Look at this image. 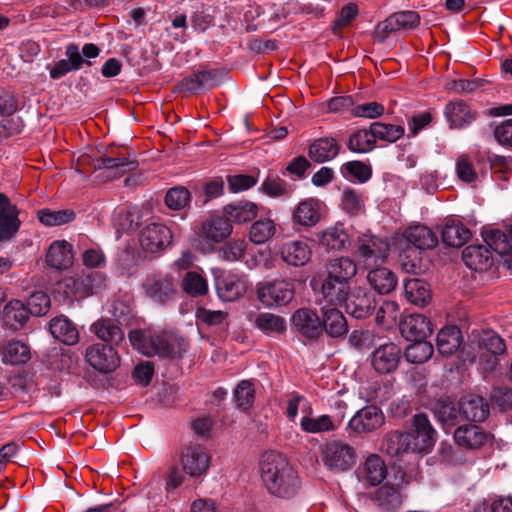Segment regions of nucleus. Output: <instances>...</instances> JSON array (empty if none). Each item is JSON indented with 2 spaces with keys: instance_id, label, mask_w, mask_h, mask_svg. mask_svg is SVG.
<instances>
[{
  "instance_id": "nucleus-1",
  "label": "nucleus",
  "mask_w": 512,
  "mask_h": 512,
  "mask_svg": "<svg viewBox=\"0 0 512 512\" xmlns=\"http://www.w3.org/2000/svg\"><path fill=\"white\" fill-rule=\"evenodd\" d=\"M260 465L262 480L272 496L290 500L299 493L301 483L298 474L284 455L266 453Z\"/></svg>"
},
{
  "instance_id": "nucleus-2",
  "label": "nucleus",
  "mask_w": 512,
  "mask_h": 512,
  "mask_svg": "<svg viewBox=\"0 0 512 512\" xmlns=\"http://www.w3.org/2000/svg\"><path fill=\"white\" fill-rule=\"evenodd\" d=\"M131 345L146 356L157 355L160 358L181 357L188 348V342L173 334H146L141 330L129 333Z\"/></svg>"
},
{
  "instance_id": "nucleus-3",
  "label": "nucleus",
  "mask_w": 512,
  "mask_h": 512,
  "mask_svg": "<svg viewBox=\"0 0 512 512\" xmlns=\"http://www.w3.org/2000/svg\"><path fill=\"white\" fill-rule=\"evenodd\" d=\"M320 460L329 471L341 473L350 470L356 462L352 446L341 440L326 442L320 447Z\"/></svg>"
},
{
  "instance_id": "nucleus-4",
  "label": "nucleus",
  "mask_w": 512,
  "mask_h": 512,
  "mask_svg": "<svg viewBox=\"0 0 512 512\" xmlns=\"http://www.w3.org/2000/svg\"><path fill=\"white\" fill-rule=\"evenodd\" d=\"M389 254V244L375 235L363 234L357 238L354 255L365 268L382 265Z\"/></svg>"
},
{
  "instance_id": "nucleus-5",
  "label": "nucleus",
  "mask_w": 512,
  "mask_h": 512,
  "mask_svg": "<svg viewBox=\"0 0 512 512\" xmlns=\"http://www.w3.org/2000/svg\"><path fill=\"white\" fill-rule=\"evenodd\" d=\"M420 23V16L415 11H399L391 14L375 27L373 36L378 42H384L392 34L416 28Z\"/></svg>"
},
{
  "instance_id": "nucleus-6",
  "label": "nucleus",
  "mask_w": 512,
  "mask_h": 512,
  "mask_svg": "<svg viewBox=\"0 0 512 512\" xmlns=\"http://www.w3.org/2000/svg\"><path fill=\"white\" fill-rule=\"evenodd\" d=\"M183 471L191 478H200L210 467L211 456L200 444L186 446L180 455Z\"/></svg>"
},
{
  "instance_id": "nucleus-7",
  "label": "nucleus",
  "mask_w": 512,
  "mask_h": 512,
  "mask_svg": "<svg viewBox=\"0 0 512 512\" xmlns=\"http://www.w3.org/2000/svg\"><path fill=\"white\" fill-rule=\"evenodd\" d=\"M173 234L171 229L161 223H149L140 232L139 242L143 250L158 253L171 245Z\"/></svg>"
},
{
  "instance_id": "nucleus-8",
  "label": "nucleus",
  "mask_w": 512,
  "mask_h": 512,
  "mask_svg": "<svg viewBox=\"0 0 512 512\" xmlns=\"http://www.w3.org/2000/svg\"><path fill=\"white\" fill-rule=\"evenodd\" d=\"M65 287L77 299L97 293L105 286V277L97 271L76 274L64 280Z\"/></svg>"
},
{
  "instance_id": "nucleus-9",
  "label": "nucleus",
  "mask_w": 512,
  "mask_h": 512,
  "mask_svg": "<svg viewBox=\"0 0 512 512\" xmlns=\"http://www.w3.org/2000/svg\"><path fill=\"white\" fill-rule=\"evenodd\" d=\"M257 295L267 307L284 306L294 298V285L286 280H276L259 287Z\"/></svg>"
},
{
  "instance_id": "nucleus-10",
  "label": "nucleus",
  "mask_w": 512,
  "mask_h": 512,
  "mask_svg": "<svg viewBox=\"0 0 512 512\" xmlns=\"http://www.w3.org/2000/svg\"><path fill=\"white\" fill-rule=\"evenodd\" d=\"M402 350L395 343L388 342L377 347L371 354V365L379 374H391L398 368Z\"/></svg>"
},
{
  "instance_id": "nucleus-11",
  "label": "nucleus",
  "mask_w": 512,
  "mask_h": 512,
  "mask_svg": "<svg viewBox=\"0 0 512 512\" xmlns=\"http://www.w3.org/2000/svg\"><path fill=\"white\" fill-rule=\"evenodd\" d=\"M413 450L416 453H428L436 442L437 433L427 415L419 413L413 416L412 431Z\"/></svg>"
},
{
  "instance_id": "nucleus-12",
  "label": "nucleus",
  "mask_w": 512,
  "mask_h": 512,
  "mask_svg": "<svg viewBox=\"0 0 512 512\" xmlns=\"http://www.w3.org/2000/svg\"><path fill=\"white\" fill-rule=\"evenodd\" d=\"M85 357L91 367L102 373H110L120 364V358L115 348L100 343L88 347Z\"/></svg>"
},
{
  "instance_id": "nucleus-13",
  "label": "nucleus",
  "mask_w": 512,
  "mask_h": 512,
  "mask_svg": "<svg viewBox=\"0 0 512 512\" xmlns=\"http://www.w3.org/2000/svg\"><path fill=\"white\" fill-rule=\"evenodd\" d=\"M385 422L382 410L376 405H368L358 410L348 422V429L355 433H370L379 429Z\"/></svg>"
},
{
  "instance_id": "nucleus-14",
  "label": "nucleus",
  "mask_w": 512,
  "mask_h": 512,
  "mask_svg": "<svg viewBox=\"0 0 512 512\" xmlns=\"http://www.w3.org/2000/svg\"><path fill=\"white\" fill-rule=\"evenodd\" d=\"M344 303L347 313L357 319H364L371 315L377 305L375 295L362 287L351 290Z\"/></svg>"
},
{
  "instance_id": "nucleus-15",
  "label": "nucleus",
  "mask_w": 512,
  "mask_h": 512,
  "mask_svg": "<svg viewBox=\"0 0 512 512\" xmlns=\"http://www.w3.org/2000/svg\"><path fill=\"white\" fill-rule=\"evenodd\" d=\"M142 286L146 296L158 303L169 301L176 292L174 279L167 274L150 275Z\"/></svg>"
},
{
  "instance_id": "nucleus-16",
  "label": "nucleus",
  "mask_w": 512,
  "mask_h": 512,
  "mask_svg": "<svg viewBox=\"0 0 512 512\" xmlns=\"http://www.w3.org/2000/svg\"><path fill=\"white\" fill-rule=\"evenodd\" d=\"M277 251L281 260L292 267H302L307 264L312 257L310 245L300 239L283 242L278 246Z\"/></svg>"
},
{
  "instance_id": "nucleus-17",
  "label": "nucleus",
  "mask_w": 512,
  "mask_h": 512,
  "mask_svg": "<svg viewBox=\"0 0 512 512\" xmlns=\"http://www.w3.org/2000/svg\"><path fill=\"white\" fill-rule=\"evenodd\" d=\"M19 210L10 199L0 193V242L12 239L18 232L21 221Z\"/></svg>"
},
{
  "instance_id": "nucleus-18",
  "label": "nucleus",
  "mask_w": 512,
  "mask_h": 512,
  "mask_svg": "<svg viewBox=\"0 0 512 512\" xmlns=\"http://www.w3.org/2000/svg\"><path fill=\"white\" fill-rule=\"evenodd\" d=\"M137 166V161L132 159L130 155H114L113 153L101 156L94 163L95 169L106 170L108 176L112 179L120 178L125 173L134 171Z\"/></svg>"
},
{
  "instance_id": "nucleus-19",
  "label": "nucleus",
  "mask_w": 512,
  "mask_h": 512,
  "mask_svg": "<svg viewBox=\"0 0 512 512\" xmlns=\"http://www.w3.org/2000/svg\"><path fill=\"white\" fill-rule=\"evenodd\" d=\"M323 332L331 338H341L348 332L346 317L334 305L321 307V334Z\"/></svg>"
},
{
  "instance_id": "nucleus-20",
  "label": "nucleus",
  "mask_w": 512,
  "mask_h": 512,
  "mask_svg": "<svg viewBox=\"0 0 512 512\" xmlns=\"http://www.w3.org/2000/svg\"><path fill=\"white\" fill-rule=\"evenodd\" d=\"M444 116L450 129H462L469 126L477 118V112L463 100H453L446 104Z\"/></svg>"
},
{
  "instance_id": "nucleus-21",
  "label": "nucleus",
  "mask_w": 512,
  "mask_h": 512,
  "mask_svg": "<svg viewBox=\"0 0 512 512\" xmlns=\"http://www.w3.org/2000/svg\"><path fill=\"white\" fill-rule=\"evenodd\" d=\"M482 236L486 245L503 257L507 266L512 268V224L507 233L494 229L484 231Z\"/></svg>"
},
{
  "instance_id": "nucleus-22",
  "label": "nucleus",
  "mask_w": 512,
  "mask_h": 512,
  "mask_svg": "<svg viewBox=\"0 0 512 512\" xmlns=\"http://www.w3.org/2000/svg\"><path fill=\"white\" fill-rule=\"evenodd\" d=\"M292 324L306 338L317 339L321 336V317L315 310L298 309L292 316Z\"/></svg>"
},
{
  "instance_id": "nucleus-23",
  "label": "nucleus",
  "mask_w": 512,
  "mask_h": 512,
  "mask_svg": "<svg viewBox=\"0 0 512 512\" xmlns=\"http://www.w3.org/2000/svg\"><path fill=\"white\" fill-rule=\"evenodd\" d=\"M400 333L408 341L425 340L432 333L429 319L422 314H412L400 322Z\"/></svg>"
},
{
  "instance_id": "nucleus-24",
  "label": "nucleus",
  "mask_w": 512,
  "mask_h": 512,
  "mask_svg": "<svg viewBox=\"0 0 512 512\" xmlns=\"http://www.w3.org/2000/svg\"><path fill=\"white\" fill-rule=\"evenodd\" d=\"M316 243L326 251H341L347 247L349 236L342 224L336 223L314 233Z\"/></svg>"
},
{
  "instance_id": "nucleus-25",
  "label": "nucleus",
  "mask_w": 512,
  "mask_h": 512,
  "mask_svg": "<svg viewBox=\"0 0 512 512\" xmlns=\"http://www.w3.org/2000/svg\"><path fill=\"white\" fill-rule=\"evenodd\" d=\"M489 433L478 425H462L459 426L454 432L455 443L465 449H479L488 440Z\"/></svg>"
},
{
  "instance_id": "nucleus-26",
  "label": "nucleus",
  "mask_w": 512,
  "mask_h": 512,
  "mask_svg": "<svg viewBox=\"0 0 512 512\" xmlns=\"http://www.w3.org/2000/svg\"><path fill=\"white\" fill-rule=\"evenodd\" d=\"M321 220L319 201L313 198L301 201L292 212V221L295 225L309 229Z\"/></svg>"
},
{
  "instance_id": "nucleus-27",
  "label": "nucleus",
  "mask_w": 512,
  "mask_h": 512,
  "mask_svg": "<svg viewBox=\"0 0 512 512\" xmlns=\"http://www.w3.org/2000/svg\"><path fill=\"white\" fill-rule=\"evenodd\" d=\"M461 418L474 422H482L489 415L487 401L478 395H467L459 401Z\"/></svg>"
},
{
  "instance_id": "nucleus-28",
  "label": "nucleus",
  "mask_w": 512,
  "mask_h": 512,
  "mask_svg": "<svg viewBox=\"0 0 512 512\" xmlns=\"http://www.w3.org/2000/svg\"><path fill=\"white\" fill-rule=\"evenodd\" d=\"M465 265L474 271H486L493 264L490 249L484 245H469L462 252Z\"/></svg>"
},
{
  "instance_id": "nucleus-29",
  "label": "nucleus",
  "mask_w": 512,
  "mask_h": 512,
  "mask_svg": "<svg viewBox=\"0 0 512 512\" xmlns=\"http://www.w3.org/2000/svg\"><path fill=\"white\" fill-rule=\"evenodd\" d=\"M412 440L413 437L409 433L391 431L383 437L381 449L391 457L402 456L408 452H415Z\"/></svg>"
},
{
  "instance_id": "nucleus-30",
  "label": "nucleus",
  "mask_w": 512,
  "mask_h": 512,
  "mask_svg": "<svg viewBox=\"0 0 512 512\" xmlns=\"http://www.w3.org/2000/svg\"><path fill=\"white\" fill-rule=\"evenodd\" d=\"M247 286L237 275H224L216 278V291L223 301L232 302L244 295Z\"/></svg>"
},
{
  "instance_id": "nucleus-31",
  "label": "nucleus",
  "mask_w": 512,
  "mask_h": 512,
  "mask_svg": "<svg viewBox=\"0 0 512 512\" xmlns=\"http://www.w3.org/2000/svg\"><path fill=\"white\" fill-rule=\"evenodd\" d=\"M356 262L348 256H340L328 261L325 265L326 276L350 284L357 274Z\"/></svg>"
},
{
  "instance_id": "nucleus-32",
  "label": "nucleus",
  "mask_w": 512,
  "mask_h": 512,
  "mask_svg": "<svg viewBox=\"0 0 512 512\" xmlns=\"http://www.w3.org/2000/svg\"><path fill=\"white\" fill-rule=\"evenodd\" d=\"M340 151V145L335 138L322 137L314 140L308 148L309 158L318 164L334 159Z\"/></svg>"
},
{
  "instance_id": "nucleus-33",
  "label": "nucleus",
  "mask_w": 512,
  "mask_h": 512,
  "mask_svg": "<svg viewBox=\"0 0 512 512\" xmlns=\"http://www.w3.org/2000/svg\"><path fill=\"white\" fill-rule=\"evenodd\" d=\"M51 335L65 345H75L79 341L77 327L65 316H58L51 319L49 323Z\"/></svg>"
},
{
  "instance_id": "nucleus-34",
  "label": "nucleus",
  "mask_w": 512,
  "mask_h": 512,
  "mask_svg": "<svg viewBox=\"0 0 512 512\" xmlns=\"http://www.w3.org/2000/svg\"><path fill=\"white\" fill-rule=\"evenodd\" d=\"M90 331L95 334L98 339L108 343L107 346L114 348L124 340L123 330L107 318H101L95 321L90 326Z\"/></svg>"
},
{
  "instance_id": "nucleus-35",
  "label": "nucleus",
  "mask_w": 512,
  "mask_h": 512,
  "mask_svg": "<svg viewBox=\"0 0 512 512\" xmlns=\"http://www.w3.org/2000/svg\"><path fill=\"white\" fill-rule=\"evenodd\" d=\"M65 55L67 59L59 60L53 68L50 69V77L59 79L71 71H77L82 67L83 58L79 47L70 43L66 47Z\"/></svg>"
},
{
  "instance_id": "nucleus-36",
  "label": "nucleus",
  "mask_w": 512,
  "mask_h": 512,
  "mask_svg": "<svg viewBox=\"0 0 512 512\" xmlns=\"http://www.w3.org/2000/svg\"><path fill=\"white\" fill-rule=\"evenodd\" d=\"M350 292V284L330 279L329 276H325L321 285V295L329 305L336 306L344 303Z\"/></svg>"
},
{
  "instance_id": "nucleus-37",
  "label": "nucleus",
  "mask_w": 512,
  "mask_h": 512,
  "mask_svg": "<svg viewBox=\"0 0 512 512\" xmlns=\"http://www.w3.org/2000/svg\"><path fill=\"white\" fill-rule=\"evenodd\" d=\"M232 230L225 216H213L202 224L200 233L202 237L218 243L228 238Z\"/></svg>"
},
{
  "instance_id": "nucleus-38",
  "label": "nucleus",
  "mask_w": 512,
  "mask_h": 512,
  "mask_svg": "<svg viewBox=\"0 0 512 512\" xmlns=\"http://www.w3.org/2000/svg\"><path fill=\"white\" fill-rule=\"evenodd\" d=\"M367 281L379 294L390 293L397 284V278L391 270L378 266L368 272Z\"/></svg>"
},
{
  "instance_id": "nucleus-39",
  "label": "nucleus",
  "mask_w": 512,
  "mask_h": 512,
  "mask_svg": "<svg viewBox=\"0 0 512 512\" xmlns=\"http://www.w3.org/2000/svg\"><path fill=\"white\" fill-rule=\"evenodd\" d=\"M223 215L231 225L246 223L256 217L257 206L247 201L228 204L223 208Z\"/></svg>"
},
{
  "instance_id": "nucleus-40",
  "label": "nucleus",
  "mask_w": 512,
  "mask_h": 512,
  "mask_svg": "<svg viewBox=\"0 0 512 512\" xmlns=\"http://www.w3.org/2000/svg\"><path fill=\"white\" fill-rule=\"evenodd\" d=\"M71 245L66 241L53 242L46 254L47 264L55 269H65L72 264Z\"/></svg>"
},
{
  "instance_id": "nucleus-41",
  "label": "nucleus",
  "mask_w": 512,
  "mask_h": 512,
  "mask_svg": "<svg viewBox=\"0 0 512 512\" xmlns=\"http://www.w3.org/2000/svg\"><path fill=\"white\" fill-rule=\"evenodd\" d=\"M3 320L13 330L24 327L29 319V311L26 305L20 300H12L3 308Z\"/></svg>"
},
{
  "instance_id": "nucleus-42",
  "label": "nucleus",
  "mask_w": 512,
  "mask_h": 512,
  "mask_svg": "<svg viewBox=\"0 0 512 512\" xmlns=\"http://www.w3.org/2000/svg\"><path fill=\"white\" fill-rule=\"evenodd\" d=\"M404 236L408 243L412 244L416 249L426 250L434 248L438 239L434 232L423 225H417L408 228Z\"/></svg>"
},
{
  "instance_id": "nucleus-43",
  "label": "nucleus",
  "mask_w": 512,
  "mask_h": 512,
  "mask_svg": "<svg viewBox=\"0 0 512 512\" xmlns=\"http://www.w3.org/2000/svg\"><path fill=\"white\" fill-rule=\"evenodd\" d=\"M404 292L407 300L417 306H425L431 299L429 285L418 278L405 280Z\"/></svg>"
},
{
  "instance_id": "nucleus-44",
  "label": "nucleus",
  "mask_w": 512,
  "mask_h": 512,
  "mask_svg": "<svg viewBox=\"0 0 512 512\" xmlns=\"http://www.w3.org/2000/svg\"><path fill=\"white\" fill-rule=\"evenodd\" d=\"M470 237V230L459 221H448L442 230V241L450 247H461Z\"/></svg>"
},
{
  "instance_id": "nucleus-45",
  "label": "nucleus",
  "mask_w": 512,
  "mask_h": 512,
  "mask_svg": "<svg viewBox=\"0 0 512 512\" xmlns=\"http://www.w3.org/2000/svg\"><path fill=\"white\" fill-rule=\"evenodd\" d=\"M437 349L443 356H450L461 344V331L456 326L443 327L437 334Z\"/></svg>"
},
{
  "instance_id": "nucleus-46",
  "label": "nucleus",
  "mask_w": 512,
  "mask_h": 512,
  "mask_svg": "<svg viewBox=\"0 0 512 512\" xmlns=\"http://www.w3.org/2000/svg\"><path fill=\"white\" fill-rule=\"evenodd\" d=\"M277 230L276 223L270 218H261L255 221L249 230V239L256 245L267 243L273 238Z\"/></svg>"
},
{
  "instance_id": "nucleus-47",
  "label": "nucleus",
  "mask_w": 512,
  "mask_h": 512,
  "mask_svg": "<svg viewBox=\"0 0 512 512\" xmlns=\"http://www.w3.org/2000/svg\"><path fill=\"white\" fill-rule=\"evenodd\" d=\"M364 477L369 485L377 486L386 477L387 469L380 456L372 454L363 464Z\"/></svg>"
},
{
  "instance_id": "nucleus-48",
  "label": "nucleus",
  "mask_w": 512,
  "mask_h": 512,
  "mask_svg": "<svg viewBox=\"0 0 512 512\" xmlns=\"http://www.w3.org/2000/svg\"><path fill=\"white\" fill-rule=\"evenodd\" d=\"M434 415L444 426H454L461 418L460 405L456 407L449 399H439L434 406Z\"/></svg>"
},
{
  "instance_id": "nucleus-49",
  "label": "nucleus",
  "mask_w": 512,
  "mask_h": 512,
  "mask_svg": "<svg viewBox=\"0 0 512 512\" xmlns=\"http://www.w3.org/2000/svg\"><path fill=\"white\" fill-rule=\"evenodd\" d=\"M37 216L43 225L53 227L72 222L76 213L72 209L51 210L44 208L37 212Z\"/></svg>"
},
{
  "instance_id": "nucleus-50",
  "label": "nucleus",
  "mask_w": 512,
  "mask_h": 512,
  "mask_svg": "<svg viewBox=\"0 0 512 512\" xmlns=\"http://www.w3.org/2000/svg\"><path fill=\"white\" fill-rule=\"evenodd\" d=\"M108 312L119 324H129L132 319V302L129 295L114 297L109 305Z\"/></svg>"
},
{
  "instance_id": "nucleus-51",
  "label": "nucleus",
  "mask_w": 512,
  "mask_h": 512,
  "mask_svg": "<svg viewBox=\"0 0 512 512\" xmlns=\"http://www.w3.org/2000/svg\"><path fill=\"white\" fill-rule=\"evenodd\" d=\"M375 137L372 128L357 130L351 134L348 149L355 153H367L374 149Z\"/></svg>"
},
{
  "instance_id": "nucleus-52",
  "label": "nucleus",
  "mask_w": 512,
  "mask_h": 512,
  "mask_svg": "<svg viewBox=\"0 0 512 512\" xmlns=\"http://www.w3.org/2000/svg\"><path fill=\"white\" fill-rule=\"evenodd\" d=\"M30 359L29 347L18 340L9 341L3 349V361L16 365L25 363Z\"/></svg>"
},
{
  "instance_id": "nucleus-53",
  "label": "nucleus",
  "mask_w": 512,
  "mask_h": 512,
  "mask_svg": "<svg viewBox=\"0 0 512 512\" xmlns=\"http://www.w3.org/2000/svg\"><path fill=\"white\" fill-rule=\"evenodd\" d=\"M455 173L457 178L466 184H472L478 180V173L475 169L473 160L471 156L465 153H461L456 156Z\"/></svg>"
},
{
  "instance_id": "nucleus-54",
  "label": "nucleus",
  "mask_w": 512,
  "mask_h": 512,
  "mask_svg": "<svg viewBox=\"0 0 512 512\" xmlns=\"http://www.w3.org/2000/svg\"><path fill=\"white\" fill-rule=\"evenodd\" d=\"M405 350V358L408 362L421 364L428 361L433 355V346L425 340L412 341Z\"/></svg>"
},
{
  "instance_id": "nucleus-55",
  "label": "nucleus",
  "mask_w": 512,
  "mask_h": 512,
  "mask_svg": "<svg viewBox=\"0 0 512 512\" xmlns=\"http://www.w3.org/2000/svg\"><path fill=\"white\" fill-rule=\"evenodd\" d=\"M300 427L307 433H324L336 429L332 418L329 415H320L318 417L304 416L301 419Z\"/></svg>"
},
{
  "instance_id": "nucleus-56",
  "label": "nucleus",
  "mask_w": 512,
  "mask_h": 512,
  "mask_svg": "<svg viewBox=\"0 0 512 512\" xmlns=\"http://www.w3.org/2000/svg\"><path fill=\"white\" fill-rule=\"evenodd\" d=\"M183 290L193 297H200L208 292L207 279L196 271H189L182 280Z\"/></svg>"
},
{
  "instance_id": "nucleus-57",
  "label": "nucleus",
  "mask_w": 512,
  "mask_h": 512,
  "mask_svg": "<svg viewBox=\"0 0 512 512\" xmlns=\"http://www.w3.org/2000/svg\"><path fill=\"white\" fill-rule=\"evenodd\" d=\"M479 348L491 356H497L505 352L506 344L496 332L487 330L483 331L479 338Z\"/></svg>"
},
{
  "instance_id": "nucleus-58",
  "label": "nucleus",
  "mask_w": 512,
  "mask_h": 512,
  "mask_svg": "<svg viewBox=\"0 0 512 512\" xmlns=\"http://www.w3.org/2000/svg\"><path fill=\"white\" fill-rule=\"evenodd\" d=\"M372 133L376 139L393 143L404 135V127L401 125L374 122L371 124Z\"/></svg>"
},
{
  "instance_id": "nucleus-59",
  "label": "nucleus",
  "mask_w": 512,
  "mask_h": 512,
  "mask_svg": "<svg viewBox=\"0 0 512 512\" xmlns=\"http://www.w3.org/2000/svg\"><path fill=\"white\" fill-rule=\"evenodd\" d=\"M255 325L266 334L282 333L286 329L285 320L271 313H260L255 320Z\"/></svg>"
},
{
  "instance_id": "nucleus-60",
  "label": "nucleus",
  "mask_w": 512,
  "mask_h": 512,
  "mask_svg": "<svg viewBox=\"0 0 512 512\" xmlns=\"http://www.w3.org/2000/svg\"><path fill=\"white\" fill-rule=\"evenodd\" d=\"M191 194L185 187H172L165 195V203L171 210H183L189 206Z\"/></svg>"
},
{
  "instance_id": "nucleus-61",
  "label": "nucleus",
  "mask_w": 512,
  "mask_h": 512,
  "mask_svg": "<svg viewBox=\"0 0 512 512\" xmlns=\"http://www.w3.org/2000/svg\"><path fill=\"white\" fill-rule=\"evenodd\" d=\"M30 315L32 316H42L45 315L51 306V301L49 296L42 292L38 291L33 294H31L28 299L27 303L25 304Z\"/></svg>"
},
{
  "instance_id": "nucleus-62",
  "label": "nucleus",
  "mask_w": 512,
  "mask_h": 512,
  "mask_svg": "<svg viewBox=\"0 0 512 512\" xmlns=\"http://www.w3.org/2000/svg\"><path fill=\"white\" fill-rule=\"evenodd\" d=\"M255 398V389L253 383L248 380H242L234 390V399L237 405L243 409L250 407Z\"/></svg>"
},
{
  "instance_id": "nucleus-63",
  "label": "nucleus",
  "mask_w": 512,
  "mask_h": 512,
  "mask_svg": "<svg viewBox=\"0 0 512 512\" xmlns=\"http://www.w3.org/2000/svg\"><path fill=\"white\" fill-rule=\"evenodd\" d=\"M245 249L246 243L244 240H232L226 242L220 248V256L226 261H238L244 256Z\"/></svg>"
},
{
  "instance_id": "nucleus-64",
  "label": "nucleus",
  "mask_w": 512,
  "mask_h": 512,
  "mask_svg": "<svg viewBox=\"0 0 512 512\" xmlns=\"http://www.w3.org/2000/svg\"><path fill=\"white\" fill-rule=\"evenodd\" d=\"M342 205L344 210L352 215L360 213L364 207V203L360 194L350 188H346L343 191Z\"/></svg>"
}]
</instances>
